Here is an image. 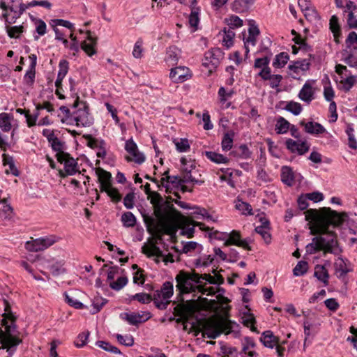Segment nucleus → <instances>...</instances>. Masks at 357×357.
<instances>
[{
  "label": "nucleus",
  "instance_id": "f257e3e1",
  "mask_svg": "<svg viewBox=\"0 0 357 357\" xmlns=\"http://www.w3.org/2000/svg\"><path fill=\"white\" fill-rule=\"evenodd\" d=\"M305 220L314 222L311 234L317 235L306 245L307 253L314 254L322 250L324 253L337 255L341 252L336 234L329 230L331 225L337 227L342 223L344 219L338 213L325 207L320 210L309 209L305 212Z\"/></svg>",
  "mask_w": 357,
  "mask_h": 357
},
{
  "label": "nucleus",
  "instance_id": "f03ea898",
  "mask_svg": "<svg viewBox=\"0 0 357 357\" xmlns=\"http://www.w3.org/2000/svg\"><path fill=\"white\" fill-rule=\"evenodd\" d=\"M176 282V289L178 291L177 295L178 304L174 308V314L178 318L176 322L179 323L192 313L194 310L193 301L191 300L184 301L183 296L184 294L195 292L198 290L202 294L212 296L215 294V291L213 287H206L203 284H199V274L196 273H190L185 271H181L175 277Z\"/></svg>",
  "mask_w": 357,
  "mask_h": 357
},
{
  "label": "nucleus",
  "instance_id": "7ed1b4c3",
  "mask_svg": "<svg viewBox=\"0 0 357 357\" xmlns=\"http://www.w3.org/2000/svg\"><path fill=\"white\" fill-rule=\"evenodd\" d=\"M4 311L1 324L5 326L6 333L1 330L0 339L2 348L6 349L10 356H12L16 350V347L22 342V340L13 335L15 325L14 316L11 312L10 306L7 301H4Z\"/></svg>",
  "mask_w": 357,
  "mask_h": 357
},
{
  "label": "nucleus",
  "instance_id": "20e7f679",
  "mask_svg": "<svg viewBox=\"0 0 357 357\" xmlns=\"http://www.w3.org/2000/svg\"><path fill=\"white\" fill-rule=\"evenodd\" d=\"M238 326L235 321L220 317L207 321L204 326V333L208 337L215 339L221 333L229 334L233 332L234 328L238 327Z\"/></svg>",
  "mask_w": 357,
  "mask_h": 357
},
{
  "label": "nucleus",
  "instance_id": "39448f33",
  "mask_svg": "<svg viewBox=\"0 0 357 357\" xmlns=\"http://www.w3.org/2000/svg\"><path fill=\"white\" fill-rule=\"evenodd\" d=\"M75 110L71 114V119L73 120L77 126L89 127L93 123V119L89 112V106L86 102L80 101L77 96L73 103Z\"/></svg>",
  "mask_w": 357,
  "mask_h": 357
},
{
  "label": "nucleus",
  "instance_id": "423d86ee",
  "mask_svg": "<svg viewBox=\"0 0 357 357\" xmlns=\"http://www.w3.org/2000/svg\"><path fill=\"white\" fill-rule=\"evenodd\" d=\"M174 294V287L172 282H165L160 290L153 293V301L157 308L165 310L170 303V298Z\"/></svg>",
  "mask_w": 357,
  "mask_h": 357
},
{
  "label": "nucleus",
  "instance_id": "0eeeda50",
  "mask_svg": "<svg viewBox=\"0 0 357 357\" xmlns=\"http://www.w3.org/2000/svg\"><path fill=\"white\" fill-rule=\"evenodd\" d=\"M224 58V53L220 48H213L205 53L203 66L208 69L211 75L215 70Z\"/></svg>",
  "mask_w": 357,
  "mask_h": 357
},
{
  "label": "nucleus",
  "instance_id": "6e6552de",
  "mask_svg": "<svg viewBox=\"0 0 357 357\" xmlns=\"http://www.w3.org/2000/svg\"><path fill=\"white\" fill-rule=\"evenodd\" d=\"M58 239L55 236L41 237L32 241H27L26 247L27 250L31 252L43 251L57 242Z\"/></svg>",
  "mask_w": 357,
  "mask_h": 357
},
{
  "label": "nucleus",
  "instance_id": "1a4fd4ad",
  "mask_svg": "<svg viewBox=\"0 0 357 357\" xmlns=\"http://www.w3.org/2000/svg\"><path fill=\"white\" fill-rule=\"evenodd\" d=\"M142 252L144 254H145L146 255H147V257H156L157 259H155L156 263L160 262V260L158 259V258H160V257L162 258V261L165 264H167L168 262L172 263L174 261L173 255H172V254H168L166 255H164L162 251L156 245H155L153 243L151 245H144L142 247Z\"/></svg>",
  "mask_w": 357,
  "mask_h": 357
},
{
  "label": "nucleus",
  "instance_id": "9d476101",
  "mask_svg": "<svg viewBox=\"0 0 357 357\" xmlns=\"http://www.w3.org/2000/svg\"><path fill=\"white\" fill-rule=\"evenodd\" d=\"M125 149L130 155L132 156V158L127 156L126 160L128 161L133 160L139 165L144 162V155L138 151L137 146L132 139H130L126 142Z\"/></svg>",
  "mask_w": 357,
  "mask_h": 357
},
{
  "label": "nucleus",
  "instance_id": "9b49d317",
  "mask_svg": "<svg viewBox=\"0 0 357 357\" xmlns=\"http://www.w3.org/2000/svg\"><path fill=\"white\" fill-rule=\"evenodd\" d=\"M56 159L60 163H63L68 175H73L77 172V162L69 153H60L56 155Z\"/></svg>",
  "mask_w": 357,
  "mask_h": 357
},
{
  "label": "nucleus",
  "instance_id": "f8f14e48",
  "mask_svg": "<svg viewBox=\"0 0 357 357\" xmlns=\"http://www.w3.org/2000/svg\"><path fill=\"white\" fill-rule=\"evenodd\" d=\"M14 121V116L12 114L6 112L0 113V129L4 132H8L12 130V136L14 135V132L17 128V126L13 123Z\"/></svg>",
  "mask_w": 357,
  "mask_h": 357
},
{
  "label": "nucleus",
  "instance_id": "ddd939ff",
  "mask_svg": "<svg viewBox=\"0 0 357 357\" xmlns=\"http://www.w3.org/2000/svg\"><path fill=\"white\" fill-rule=\"evenodd\" d=\"M191 77L190 69L185 66L172 68L169 77L174 82H183Z\"/></svg>",
  "mask_w": 357,
  "mask_h": 357
},
{
  "label": "nucleus",
  "instance_id": "4468645a",
  "mask_svg": "<svg viewBox=\"0 0 357 357\" xmlns=\"http://www.w3.org/2000/svg\"><path fill=\"white\" fill-rule=\"evenodd\" d=\"M285 145L291 153H297L299 155L305 154L310 149V146L307 142H297L292 139H287Z\"/></svg>",
  "mask_w": 357,
  "mask_h": 357
},
{
  "label": "nucleus",
  "instance_id": "2eb2a0df",
  "mask_svg": "<svg viewBox=\"0 0 357 357\" xmlns=\"http://www.w3.org/2000/svg\"><path fill=\"white\" fill-rule=\"evenodd\" d=\"M144 222L148 231L158 235V238L161 240V234L166 232L165 227L160 222L155 221L154 218L150 217L144 218Z\"/></svg>",
  "mask_w": 357,
  "mask_h": 357
},
{
  "label": "nucleus",
  "instance_id": "dca6fc26",
  "mask_svg": "<svg viewBox=\"0 0 357 357\" xmlns=\"http://www.w3.org/2000/svg\"><path fill=\"white\" fill-rule=\"evenodd\" d=\"M314 80L308 79L305 82L302 89L299 91L298 98L307 102L310 103L314 99V90L313 89Z\"/></svg>",
  "mask_w": 357,
  "mask_h": 357
},
{
  "label": "nucleus",
  "instance_id": "f3484780",
  "mask_svg": "<svg viewBox=\"0 0 357 357\" xmlns=\"http://www.w3.org/2000/svg\"><path fill=\"white\" fill-rule=\"evenodd\" d=\"M45 262L47 264V268L51 271L54 276L63 274L66 271L64 268L65 261L63 259H56L53 258L45 260Z\"/></svg>",
  "mask_w": 357,
  "mask_h": 357
},
{
  "label": "nucleus",
  "instance_id": "a211bd4d",
  "mask_svg": "<svg viewBox=\"0 0 357 357\" xmlns=\"http://www.w3.org/2000/svg\"><path fill=\"white\" fill-rule=\"evenodd\" d=\"M184 226L181 228V234L186 236L188 238H192L195 232V227H199L202 230H209V227H206L202 222H196L194 220H188L185 219L183 220Z\"/></svg>",
  "mask_w": 357,
  "mask_h": 357
},
{
  "label": "nucleus",
  "instance_id": "6ab92c4d",
  "mask_svg": "<svg viewBox=\"0 0 357 357\" xmlns=\"http://www.w3.org/2000/svg\"><path fill=\"white\" fill-rule=\"evenodd\" d=\"M241 357H254L257 356V353L254 350L256 344L252 337H246L242 342Z\"/></svg>",
  "mask_w": 357,
  "mask_h": 357
},
{
  "label": "nucleus",
  "instance_id": "aec40b11",
  "mask_svg": "<svg viewBox=\"0 0 357 357\" xmlns=\"http://www.w3.org/2000/svg\"><path fill=\"white\" fill-rule=\"evenodd\" d=\"M86 34V40L82 42L80 47L89 56H91L96 53L95 47L97 43V39L92 36L90 31H87Z\"/></svg>",
  "mask_w": 357,
  "mask_h": 357
},
{
  "label": "nucleus",
  "instance_id": "412c9836",
  "mask_svg": "<svg viewBox=\"0 0 357 357\" xmlns=\"http://www.w3.org/2000/svg\"><path fill=\"white\" fill-rule=\"evenodd\" d=\"M96 173L98 176V181L100 183V188L101 192H103V190H105L106 188H109L112 185V174L109 172L98 167L96 169Z\"/></svg>",
  "mask_w": 357,
  "mask_h": 357
},
{
  "label": "nucleus",
  "instance_id": "4be33fe9",
  "mask_svg": "<svg viewBox=\"0 0 357 357\" xmlns=\"http://www.w3.org/2000/svg\"><path fill=\"white\" fill-rule=\"evenodd\" d=\"M218 234L223 235V234H219V232L218 231H215L212 233H210L209 235H210V237H213L215 238H218V239H224L225 238H222L221 236H218ZM224 235L228 236V239L226 240V241L225 242V245H226V246H228L230 245H237V243L241 240L240 234L235 230L232 231L229 234H224Z\"/></svg>",
  "mask_w": 357,
  "mask_h": 357
},
{
  "label": "nucleus",
  "instance_id": "5701e85b",
  "mask_svg": "<svg viewBox=\"0 0 357 357\" xmlns=\"http://www.w3.org/2000/svg\"><path fill=\"white\" fill-rule=\"evenodd\" d=\"M260 341L264 347L273 349L277 344H279L280 339L271 331H266L262 333Z\"/></svg>",
  "mask_w": 357,
  "mask_h": 357
},
{
  "label": "nucleus",
  "instance_id": "b1692460",
  "mask_svg": "<svg viewBox=\"0 0 357 357\" xmlns=\"http://www.w3.org/2000/svg\"><path fill=\"white\" fill-rule=\"evenodd\" d=\"M261 225L255 227V231L261 236L265 243L268 244L271 241V236L269 233V221L266 218H260Z\"/></svg>",
  "mask_w": 357,
  "mask_h": 357
},
{
  "label": "nucleus",
  "instance_id": "393cba45",
  "mask_svg": "<svg viewBox=\"0 0 357 357\" xmlns=\"http://www.w3.org/2000/svg\"><path fill=\"white\" fill-rule=\"evenodd\" d=\"M300 124L304 126L305 132L309 134L319 135L326 132L325 128L317 122L310 121L305 123L304 121H302Z\"/></svg>",
  "mask_w": 357,
  "mask_h": 357
},
{
  "label": "nucleus",
  "instance_id": "a878e982",
  "mask_svg": "<svg viewBox=\"0 0 357 357\" xmlns=\"http://www.w3.org/2000/svg\"><path fill=\"white\" fill-rule=\"evenodd\" d=\"M204 155L210 161L215 163V164H229L230 160L227 157L223 155L222 154L216 153L215 151H206L204 152Z\"/></svg>",
  "mask_w": 357,
  "mask_h": 357
},
{
  "label": "nucleus",
  "instance_id": "bb28decb",
  "mask_svg": "<svg viewBox=\"0 0 357 357\" xmlns=\"http://www.w3.org/2000/svg\"><path fill=\"white\" fill-rule=\"evenodd\" d=\"M169 170L165 171L163 173L165 176L161 178L162 185L168 188L169 187V184H172L174 185H182L181 183V177L178 176H169Z\"/></svg>",
  "mask_w": 357,
  "mask_h": 357
},
{
  "label": "nucleus",
  "instance_id": "cd10ccee",
  "mask_svg": "<svg viewBox=\"0 0 357 357\" xmlns=\"http://www.w3.org/2000/svg\"><path fill=\"white\" fill-rule=\"evenodd\" d=\"M281 181L288 186H291L294 181V174L291 167L284 166L281 169Z\"/></svg>",
  "mask_w": 357,
  "mask_h": 357
},
{
  "label": "nucleus",
  "instance_id": "c85d7f7f",
  "mask_svg": "<svg viewBox=\"0 0 357 357\" xmlns=\"http://www.w3.org/2000/svg\"><path fill=\"white\" fill-rule=\"evenodd\" d=\"M314 275L317 280L322 282L325 286L328 285L329 275L324 266L317 265L314 268Z\"/></svg>",
  "mask_w": 357,
  "mask_h": 357
},
{
  "label": "nucleus",
  "instance_id": "c756f323",
  "mask_svg": "<svg viewBox=\"0 0 357 357\" xmlns=\"http://www.w3.org/2000/svg\"><path fill=\"white\" fill-rule=\"evenodd\" d=\"M234 135L233 130L224 134L221 142V148L223 151H228L232 149Z\"/></svg>",
  "mask_w": 357,
  "mask_h": 357
},
{
  "label": "nucleus",
  "instance_id": "7c9ffc66",
  "mask_svg": "<svg viewBox=\"0 0 357 357\" xmlns=\"http://www.w3.org/2000/svg\"><path fill=\"white\" fill-rule=\"evenodd\" d=\"M340 83L342 84V90L344 92H349L351 89L357 83V75L349 74L348 76L340 78Z\"/></svg>",
  "mask_w": 357,
  "mask_h": 357
},
{
  "label": "nucleus",
  "instance_id": "2f4dec72",
  "mask_svg": "<svg viewBox=\"0 0 357 357\" xmlns=\"http://www.w3.org/2000/svg\"><path fill=\"white\" fill-rule=\"evenodd\" d=\"M181 183L182 184L192 183L193 184L201 185L204 183V181L195 178V177L192 175L191 170H188V167H183Z\"/></svg>",
  "mask_w": 357,
  "mask_h": 357
},
{
  "label": "nucleus",
  "instance_id": "473e14b6",
  "mask_svg": "<svg viewBox=\"0 0 357 357\" xmlns=\"http://www.w3.org/2000/svg\"><path fill=\"white\" fill-rule=\"evenodd\" d=\"M309 67L310 63L306 59H303L294 62L292 64H290L288 68L291 71L298 75L300 71H307Z\"/></svg>",
  "mask_w": 357,
  "mask_h": 357
},
{
  "label": "nucleus",
  "instance_id": "72a5a7b5",
  "mask_svg": "<svg viewBox=\"0 0 357 357\" xmlns=\"http://www.w3.org/2000/svg\"><path fill=\"white\" fill-rule=\"evenodd\" d=\"M252 3V0H234L231 9L236 13H244L249 9V6Z\"/></svg>",
  "mask_w": 357,
  "mask_h": 357
},
{
  "label": "nucleus",
  "instance_id": "f704fd0d",
  "mask_svg": "<svg viewBox=\"0 0 357 357\" xmlns=\"http://www.w3.org/2000/svg\"><path fill=\"white\" fill-rule=\"evenodd\" d=\"M10 4V11L14 13L13 18H19L23 13H21V6H24L25 3L22 2V0H5Z\"/></svg>",
  "mask_w": 357,
  "mask_h": 357
},
{
  "label": "nucleus",
  "instance_id": "c9c22d12",
  "mask_svg": "<svg viewBox=\"0 0 357 357\" xmlns=\"http://www.w3.org/2000/svg\"><path fill=\"white\" fill-rule=\"evenodd\" d=\"M37 6L44 7L48 10L51 9V8H52V3L50 2H49L48 1L33 0L30 2H29L28 3H25L24 6H22L20 12L24 13L26 9H28L31 7H34V6Z\"/></svg>",
  "mask_w": 357,
  "mask_h": 357
},
{
  "label": "nucleus",
  "instance_id": "e433bc0d",
  "mask_svg": "<svg viewBox=\"0 0 357 357\" xmlns=\"http://www.w3.org/2000/svg\"><path fill=\"white\" fill-rule=\"evenodd\" d=\"M13 216V208L7 204L6 199H3V202L1 203L0 207V218L2 220H10Z\"/></svg>",
  "mask_w": 357,
  "mask_h": 357
},
{
  "label": "nucleus",
  "instance_id": "4c0bfd02",
  "mask_svg": "<svg viewBox=\"0 0 357 357\" xmlns=\"http://www.w3.org/2000/svg\"><path fill=\"white\" fill-rule=\"evenodd\" d=\"M52 149L56 152V156L60 153H66L63 151L65 149V144L62 142L56 135L48 142Z\"/></svg>",
  "mask_w": 357,
  "mask_h": 357
},
{
  "label": "nucleus",
  "instance_id": "58836bf2",
  "mask_svg": "<svg viewBox=\"0 0 357 357\" xmlns=\"http://www.w3.org/2000/svg\"><path fill=\"white\" fill-rule=\"evenodd\" d=\"M289 59V56L287 52H281L276 55L273 61V66L275 68L284 67Z\"/></svg>",
  "mask_w": 357,
  "mask_h": 357
},
{
  "label": "nucleus",
  "instance_id": "ea45409f",
  "mask_svg": "<svg viewBox=\"0 0 357 357\" xmlns=\"http://www.w3.org/2000/svg\"><path fill=\"white\" fill-rule=\"evenodd\" d=\"M290 123L283 117L280 116L277 119L275 130L278 134H284L287 132L289 129Z\"/></svg>",
  "mask_w": 357,
  "mask_h": 357
},
{
  "label": "nucleus",
  "instance_id": "a19ab883",
  "mask_svg": "<svg viewBox=\"0 0 357 357\" xmlns=\"http://www.w3.org/2000/svg\"><path fill=\"white\" fill-rule=\"evenodd\" d=\"M121 221L125 227H133L136 225L137 219L131 212H126L121 216Z\"/></svg>",
  "mask_w": 357,
  "mask_h": 357
},
{
  "label": "nucleus",
  "instance_id": "79ce46f5",
  "mask_svg": "<svg viewBox=\"0 0 357 357\" xmlns=\"http://www.w3.org/2000/svg\"><path fill=\"white\" fill-rule=\"evenodd\" d=\"M224 36L222 43L225 46L229 48L233 45V40L235 36V33L233 29L225 28L223 29Z\"/></svg>",
  "mask_w": 357,
  "mask_h": 357
},
{
  "label": "nucleus",
  "instance_id": "37998d69",
  "mask_svg": "<svg viewBox=\"0 0 357 357\" xmlns=\"http://www.w3.org/2000/svg\"><path fill=\"white\" fill-rule=\"evenodd\" d=\"M330 29L333 33V36L337 42H338V37L340 35V27L338 24V19L336 16L333 15L330 20Z\"/></svg>",
  "mask_w": 357,
  "mask_h": 357
},
{
  "label": "nucleus",
  "instance_id": "c03bdc74",
  "mask_svg": "<svg viewBox=\"0 0 357 357\" xmlns=\"http://www.w3.org/2000/svg\"><path fill=\"white\" fill-rule=\"evenodd\" d=\"M199 10L198 8H193L189 16V24L191 27L194 28V31L197 29L199 23Z\"/></svg>",
  "mask_w": 357,
  "mask_h": 357
},
{
  "label": "nucleus",
  "instance_id": "a18cd8bd",
  "mask_svg": "<svg viewBox=\"0 0 357 357\" xmlns=\"http://www.w3.org/2000/svg\"><path fill=\"white\" fill-rule=\"evenodd\" d=\"M336 273L339 274V277H342L349 272V269L347 267L345 261L342 258H339L335 264Z\"/></svg>",
  "mask_w": 357,
  "mask_h": 357
},
{
  "label": "nucleus",
  "instance_id": "49530a36",
  "mask_svg": "<svg viewBox=\"0 0 357 357\" xmlns=\"http://www.w3.org/2000/svg\"><path fill=\"white\" fill-rule=\"evenodd\" d=\"M120 317L128 321L130 324L136 326L141 323V320L138 319L136 312L128 313L124 312L120 314Z\"/></svg>",
  "mask_w": 357,
  "mask_h": 357
},
{
  "label": "nucleus",
  "instance_id": "de8ad7c7",
  "mask_svg": "<svg viewBox=\"0 0 357 357\" xmlns=\"http://www.w3.org/2000/svg\"><path fill=\"white\" fill-rule=\"evenodd\" d=\"M6 31L8 36L11 38H17L20 37V34L23 32V26H6Z\"/></svg>",
  "mask_w": 357,
  "mask_h": 357
},
{
  "label": "nucleus",
  "instance_id": "09e8293b",
  "mask_svg": "<svg viewBox=\"0 0 357 357\" xmlns=\"http://www.w3.org/2000/svg\"><path fill=\"white\" fill-rule=\"evenodd\" d=\"M84 138L87 140V146L91 149H98L102 144H105L102 139L94 138L90 135H84Z\"/></svg>",
  "mask_w": 357,
  "mask_h": 357
},
{
  "label": "nucleus",
  "instance_id": "8fccbe9b",
  "mask_svg": "<svg viewBox=\"0 0 357 357\" xmlns=\"http://www.w3.org/2000/svg\"><path fill=\"white\" fill-rule=\"evenodd\" d=\"M308 269V264L305 261H300L293 269L295 276L303 275Z\"/></svg>",
  "mask_w": 357,
  "mask_h": 357
},
{
  "label": "nucleus",
  "instance_id": "3c124183",
  "mask_svg": "<svg viewBox=\"0 0 357 357\" xmlns=\"http://www.w3.org/2000/svg\"><path fill=\"white\" fill-rule=\"evenodd\" d=\"M96 345L102 348L105 351L113 353V354H121L120 350L110 343L105 341H97Z\"/></svg>",
  "mask_w": 357,
  "mask_h": 357
},
{
  "label": "nucleus",
  "instance_id": "603ef678",
  "mask_svg": "<svg viewBox=\"0 0 357 357\" xmlns=\"http://www.w3.org/2000/svg\"><path fill=\"white\" fill-rule=\"evenodd\" d=\"M225 21L231 29H234L243 26V20L236 15H232L228 19H225Z\"/></svg>",
  "mask_w": 357,
  "mask_h": 357
},
{
  "label": "nucleus",
  "instance_id": "864d4df0",
  "mask_svg": "<svg viewBox=\"0 0 357 357\" xmlns=\"http://www.w3.org/2000/svg\"><path fill=\"white\" fill-rule=\"evenodd\" d=\"M128 283L127 277L122 276L119 277L116 281L111 282L109 284V287L116 291L121 290L123 287H124Z\"/></svg>",
  "mask_w": 357,
  "mask_h": 357
},
{
  "label": "nucleus",
  "instance_id": "5fc2aeb1",
  "mask_svg": "<svg viewBox=\"0 0 357 357\" xmlns=\"http://www.w3.org/2000/svg\"><path fill=\"white\" fill-rule=\"evenodd\" d=\"M287 111L292 113L294 115H298L302 111V106L300 103L291 101L288 102L284 108Z\"/></svg>",
  "mask_w": 357,
  "mask_h": 357
},
{
  "label": "nucleus",
  "instance_id": "6e6d98bb",
  "mask_svg": "<svg viewBox=\"0 0 357 357\" xmlns=\"http://www.w3.org/2000/svg\"><path fill=\"white\" fill-rule=\"evenodd\" d=\"M215 260V258L213 256L208 255H204L201 257L200 258L196 259L195 265L196 266H204L206 267L211 264L213 261Z\"/></svg>",
  "mask_w": 357,
  "mask_h": 357
},
{
  "label": "nucleus",
  "instance_id": "4d7b16f0",
  "mask_svg": "<svg viewBox=\"0 0 357 357\" xmlns=\"http://www.w3.org/2000/svg\"><path fill=\"white\" fill-rule=\"evenodd\" d=\"M103 192H105L107 194V195L112 199V202H119L121 200V194L116 188H112V185L109 188H106L105 190H103Z\"/></svg>",
  "mask_w": 357,
  "mask_h": 357
},
{
  "label": "nucleus",
  "instance_id": "13d9d810",
  "mask_svg": "<svg viewBox=\"0 0 357 357\" xmlns=\"http://www.w3.org/2000/svg\"><path fill=\"white\" fill-rule=\"evenodd\" d=\"M236 208L240 211L242 214L244 215H251L252 214V207L251 206L247 203L241 200H238L236 204Z\"/></svg>",
  "mask_w": 357,
  "mask_h": 357
},
{
  "label": "nucleus",
  "instance_id": "bf43d9fd",
  "mask_svg": "<svg viewBox=\"0 0 357 357\" xmlns=\"http://www.w3.org/2000/svg\"><path fill=\"white\" fill-rule=\"evenodd\" d=\"M178 60V50L170 47L167 52L166 61L172 65L176 63Z\"/></svg>",
  "mask_w": 357,
  "mask_h": 357
},
{
  "label": "nucleus",
  "instance_id": "052dcab7",
  "mask_svg": "<svg viewBox=\"0 0 357 357\" xmlns=\"http://www.w3.org/2000/svg\"><path fill=\"white\" fill-rule=\"evenodd\" d=\"M116 337L118 342L127 347H131L134 344V339L130 335H122L121 334H116Z\"/></svg>",
  "mask_w": 357,
  "mask_h": 357
},
{
  "label": "nucleus",
  "instance_id": "680f3d73",
  "mask_svg": "<svg viewBox=\"0 0 357 357\" xmlns=\"http://www.w3.org/2000/svg\"><path fill=\"white\" fill-rule=\"evenodd\" d=\"M89 335L90 333L89 331L79 334L77 340L75 341V345L78 348L83 347L84 345H86Z\"/></svg>",
  "mask_w": 357,
  "mask_h": 357
},
{
  "label": "nucleus",
  "instance_id": "e2e57ef3",
  "mask_svg": "<svg viewBox=\"0 0 357 357\" xmlns=\"http://www.w3.org/2000/svg\"><path fill=\"white\" fill-rule=\"evenodd\" d=\"M132 299L137 300L142 303H149L153 301V296L146 293H138L132 296Z\"/></svg>",
  "mask_w": 357,
  "mask_h": 357
},
{
  "label": "nucleus",
  "instance_id": "0e129e2a",
  "mask_svg": "<svg viewBox=\"0 0 357 357\" xmlns=\"http://www.w3.org/2000/svg\"><path fill=\"white\" fill-rule=\"evenodd\" d=\"M257 36L250 35V34H248V36L247 37L243 38V42H244V46H245L246 54H248L250 52V49H249L250 45L255 46V45L257 43Z\"/></svg>",
  "mask_w": 357,
  "mask_h": 357
},
{
  "label": "nucleus",
  "instance_id": "69168bd1",
  "mask_svg": "<svg viewBox=\"0 0 357 357\" xmlns=\"http://www.w3.org/2000/svg\"><path fill=\"white\" fill-rule=\"evenodd\" d=\"M175 146L179 152H186L190 149V144L187 139H180L175 142Z\"/></svg>",
  "mask_w": 357,
  "mask_h": 357
},
{
  "label": "nucleus",
  "instance_id": "338daca9",
  "mask_svg": "<svg viewBox=\"0 0 357 357\" xmlns=\"http://www.w3.org/2000/svg\"><path fill=\"white\" fill-rule=\"evenodd\" d=\"M239 149V158L241 159H249L252 156V151L250 150L248 146L243 144L238 146Z\"/></svg>",
  "mask_w": 357,
  "mask_h": 357
},
{
  "label": "nucleus",
  "instance_id": "774afa93",
  "mask_svg": "<svg viewBox=\"0 0 357 357\" xmlns=\"http://www.w3.org/2000/svg\"><path fill=\"white\" fill-rule=\"evenodd\" d=\"M270 59L268 56H264L262 58H257L255 61L254 68H261L264 69L267 67H269Z\"/></svg>",
  "mask_w": 357,
  "mask_h": 357
}]
</instances>
